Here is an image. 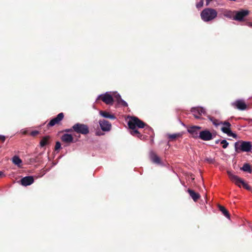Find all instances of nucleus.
Wrapping results in <instances>:
<instances>
[{"mask_svg": "<svg viewBox=\"0 0 252 252\" xmlns=\"http://www.w3.org/2000/svg\"><path fill=\"white\" fill-rule=\"evenodd\" d=\"M129 128L131 129V134L133 135L141 138L142 135L139 132V131L136 129L138 128H144L147 125L143 121L140 120L137 117H130L127 123Z\"/></svg>", "mask_w": 252, "mask_h": 252, "instance_id": "f257e3e1", "label": "nucleus"}, {"mask_svg": "<svg viewBox=\"0 0 252 252\" xmlns=\"http://www.w3.org/2000/svg\"><path fill=\"white\" fill-rule=\"evenodd\" d=\"M218 12L213 8H205L201 13V19L204 22H209L213 20L217 16Z\"/></svg>", "mask_w": 252, "mask_h": 252, "instance_id": "f03ea898", "label": "nucleus"}, {"mask_svg": "<svg viewBox=\"0 0 252 252\" xmlns=\"http://www.w3.org/2000/svg\"><path fill=\"white\" fill-rule=\"evenodd\" d=\"M252 148L250 141H240L235 143V150L237 153L250 152Z\"/></svg>", "mask_w": 252, "mask_h": 252, "instance_id": "7ed1b4c3", "label": "nucleus"}, {"mask_svg": "<svg viewBox=\"0 0 252 252\" xmlns=\"http://www.w3.org/2000/svg\"><path fill=\"white\" fill-rule=\"evenodd\" d=\"M227 174L230 180L234 183L236 185L239 187H241V185H242L244 188L247 189H250V186L247 184L245 183L241 178L232 174L230 171H227Z\"/></svg>", "mask_w": 252, "mask_h": 252, "instance_id": "20e7f679", "label": "nucleus"}, {"mask_svg": "<svg viewBox=\"0 0 252 252\" xmlns=\"http://www.w3.org/2000/svg\"><path fill=\"white\" fill-rule=\"evenodd\" d=\"M74 131L77 133L87 135L89 133V128L87 125L84 124L76 123L73 126Z\"/></svg>", "mask_w": 252, "mask_h": 252, "instance_id": "39448f33", "label": "nucleus"}, {"mask_svg": "<svg viewBox=\"0 0 252 252\" xmlns=\"http://www.w3.org/2000/svg\"><path fill=\"white\" fill-rule=\"evenodd\" d=\"M234 12L235 15L233 17V19L241 22L244 21V18L250 14V11L249 10L242 9L239 11H235Z\"/></svg>", "mask_w": 252, "mask_h": 252, "instance_id": "423d86ee", "label": "nucleus"}, {"mask_svg": "<svg viewBox=\"0 0 252 252\" xmlns=\"http://www.w3.org/2000/svg\"><path fill=\"white\" fill-rule=\"evenodd\" d=\"M221 124L224 126L221 128V130L223 133L227 134L229 136H232L235 138L237 137V135L235 133H233L230 129V126L231 125L230 123L227 121H224L223 123L221 122Z\"/></svg>", "mask_w": 252, "mask_h": 252, "instance_id": "0eeeda50", "label": "nucleus"}, {"mask_svg": "<svg viewBox=\"0 0 252 252\" xmlns=\"http://www.w3.org/2000/svg\"><path fill=\"white\" fill-rule=\"evenodd\" d=\"M99 98L107 105H112L114 101L112 95L108 93L100 95Z\"/></svg>", "mask_w": 252, "mask_h": 252, "instance_id": "6e6552de", "label": "nucleus"}, {"mask_svg": "<svg viewBox=\"0 0 252 252\" xmlns=\"http://www.w3.org/2000/svg\"><path fill=\"white\" fill-rule=\"evenodd\" d=\"M64 114L63 113H59L56 118L52 119L49 123L47 124L48 127L53 126L55 125H59L60 122L63 120Z\"/></svg>", "mask_w": 252, "mask_h": 252, "instance_id": "1a4fd4ad", "label": "nucleus"}, {"mask_svg": "<svg viewBox=\"0 0 252 252\" xmlns=\"http://www.w3.org/2000/svg\"><path fill=\"white\" fill-rule=\"evenodd\" d=\"M201 128L199 126H191L188 127V131L192 135V137L199 138V130Z\"/></svg>", "mask_w": 252, "mask_h": 252, "instance_id": "9d476101", "label": "nucleus"}, {"mask_svg": "<svg viewBox=\"0 0 252 252\" xmlns=\"http://www.w3.org/2000/svg\"><path fill=\"white\" fill-rule=\"evenodd\" d=\"M199 138L204 141H209L213 138V135L208 130L201 131L199 132Z\"/></svg>", "mask_w": 252, "mask_h": 252, "instance_id": "9b49d317", "label": "nucleus"}, {"mask_svg": "<svg viewBox=\"0 0 252 252\" xmlns=\"http://www.w3.org/2000/svg\"><path fill=\"white\" fill-rule=\"evenodd\" d=\"M232 105L235 108L240 110H244L247 108V105L243 100L238 99L232 103Z\"/></svg>", "mask_w": 252, "mask_h": 252, "instance_id": "f8f14e48", "label": "nucleus"}, {"mask_svg": "<svg viewBox=\"0 0 252 252\" xmlns=\"http://www.w3.org/2000/svg\"><path fill=\"white\" fill-rule=\"evenodd\" d=\"M99 124L101 129L103 131H109L111 128V123L105 120H99Z\"/></svg>", "mask_w": 252, "mask_h": 252, "instance_id": "ddd939ff", "label": "nucleus"}, {"mask_svg": "<svg viewBox=\"0 0 252 252\" xmlns=\"http://www.w3.org/2000/svg\"><path fill=\"white\" fill-rule=\"evenodd\" d=\"M20 182L22 186L26 187L32 185L34 182V179L31 176H26L22 178Z\"/></svg>", "mask_w": 252, "mask_h": 252, "instance_id": "4468645a", "label": "nucleus"}, {"mask_svg": "<svg viewBox=\"0 0 252 252\" xmlns=\"http://www.w3.org/2000/svg\"><path fill=\"white\" fill-rule=\"evenodd\" d=\"M191 112L196 119H200V116L196 115V112L201 115L202 114H204L205 113V110L202 107H197L192 108Z\"/></svg>", "mask_w": 252, "mask_h": 252, "instance_id": "2eb2a0df", "label": "nucleus"}, {"mask_svg": "<svg viewBox=\"0 0 252 252\" xmlns=\"http://www.w3.org/2000/svg\"><path fill=\"white\" fill-rule=\"evenodd\" d=\"M61 140L64 143L69 144L73 142V137L72 135L69 134H64L61 137Z\"/></svg>", "mask_w": 252, "mask_h": 252, "instance_id": "dca6fc26", "label": "nucleus"}, {"mask_svg": "<svg viewBox=\"0 0 252 252\" xmlns=\"http://www.w3.org/2000/svg\"><path fill=\"white\" fill-rule=\"evenodd\" d=\"M188 192L195 202H196L200 198V194L198 193L195 192L193 190L188 189Z\"/></svg>", "mask_w": 252, "mask_h": 252, "instance_id": "f3484780", "label": "nucleus"}, {"mask_svg": "<svg viewBox=\"0 0 252 252\" xmlns=\"http://www.w3.org/2000/svg\"><path fill=\"white\" fill-rule=\"evenodd\" d=\"M150 158L153 162L156 164L161 163V159L160 158L158 157L156 153L154 152L151 153L150 155Z\"/></svg>", "mask_w": 252, "mask_h": 252, "instance_id": "a211bd4d", "label": "nucleus"}, {"mask_svg": "<svg viewBox=\"0 0 252 252\" xmlns=\"http://www.w3.org/2000/svg\"><path fill=\"white\" fill-rule=\"evenodd\" d=\"M51 137L49 135L44 136L40 142V146L43 147L50 143V139Z\"/></svg>", "mask_w": 252, "mask_h": 252, "instance_id": "6ab92c4d", "label": "nucleus"}, {"mask_svg": "<svg viewBox=\"0 0 252 252\" xmlns=\"http://www.w3.org/2000/svg\"><path fill=\"white\" fill-rule=\"evenodd\" d=\"M99 114L103 117L108 118L111 120H114L116 119V117L114 115L111 114L105 111H100Z\"/></svg>", "mask_w": 252, "mask_h": 252, "instance_id": "aec40b11", "label": "nucleus"}, {"mask_svg": "<svg viewBox=\"0 0 252 252\" xmlns=\"http://www.w3.org/2000/svg\"><path fill=\"white\" fill-rule=\"evenodd\" d=\"M218 208L222 214L227 218H230V215L227 210L223 206L218 205Z\"/></svg>", "mask_w": 252, "mask_h": 252, "instance_id": "412c9836", "label": "nucleus"}, {"mask_svg": "<svg viewBox=\"0 0 252 252\" xmlns=\"http://www.w3.org/2000/svg\"><path fill=\"white\" fill-rule=\"evenodd\" d=\"M240 169L243 171L247 172L249 173H251L252 169L250 164L245 163L243 166L240 168Z\"/></svg>", "mask_w": 252, "mask_h": 252, "instance_id": "4be33fe9", "label": "nucleus"}, {"mask_svg": "<svg viewBox=\"0 0 252 252\" xmlns=\"http://www.w3.org/2000/svg\"><path fill=\"white\" fill-rule=\"evenodd\" d=\"M182 136V134H181L180 133L167 135V137H168V138L169 139V141H174L177 138L180 137Z\"/></svg>", "mask_w": 252, "mask_h": 252, "instance_id": "5701e85b", "label": "nucleus"}, {"mask_svg": "<svg viewBox=\"0 0 252 252\" xmlns=\"http://www.w3.org/2000/svg\"><path fill=\"white\" fill-rule=\"evenodd\" d=\"M12 162L15 165L18 166H20V164L22 163V161L18 156H15L12 158Z\"/></svg>", "mask_w": 252, "mask_h": 252, "instance_id": "b1692460", "label": "nucleus"}, {"mask_svg": "<svg viewBox=\"0 0 252 252\" xmlns=\"http://www.w3.org/2000/svg\"><path fill=\"white\" fill-rule=\"evenodd\" d=\"M208 118L209 119V120L210 121H211L213 125H215V126H218L220 125V123H219V121L217 119H216L215 118L211 116H208Z\"/></svg>", "mask_w": 252, "mask_h": 252, "instance_id": "393cba45", "label": "nucleus"}, {"mask_svg": "<svg viewBox=\"0 0 252 252\" xmlns=\"http://www.w3.org/2000/svg\"><path fill=\"white\" fill-rule=\"evenodd\" d=\"M205 161L209 163H214L215 162V159L207 157L205 158Z\"/></svg>", "mask_w": 252, "mask_h": 252, "instance_id": "a878e982", "label": "nucleus"}, {"mask_svg": "<svg viewBox=\"0 0 252 252\" xmlns=\"http://www.w3.org/2000/svg\"><path fill=\"white\" fill-rule=\"evenodd\" d=\"M220 143L222 144V148L223 149L226 148L228 145V143L227 142L226 140H222L220 142Z\"/></svg>", "mask_w": 252, "mask_h": 252, "instance_id": "bb28decb", "label": "nucleus"}, {"mask_svg": "<svg viewBox=\"0 0 252 252\" xmlns=\"http://www.w3.org/2000/svg\"><path fill=\"white\" fill-rule=\"evenodd\" d=\"M61 148V144L60 142L57 141L56 143L55 147V150L58 151L60 150Z\"/></svg>", "mask_w": 252, "mask_h": 252, "instance_id": "cd10ccee", "label": "nucleus"}, {"mask_svg": "<svg viewBox=\"0 0 252 252\" xmlns=\"http://www.w3.org/2000/svg\"><path fill=\"white\" fill-rule=\"evenodd\" d=\"M203 5V1L202 0H200L199 2L196 3V6L197 8H200L202 7Z\"/></svg>", "mask_w": 252, "mask_h": 252, "instance_id": "c85d7f7f", "label": "nucleus"}, {"mask_svg": "<svg viewBox=\"0 0 252 252\" xmlns=\"http://www.w3.org/2000/svg\"><path fill=\"white\" fill-rule=\"evenodd\" d=\"M115 97L116 98V100H117V101H118V103H120L121 100H122V99L121 98V96H120V95L119 94H116L115 96Z\"/></svg>", "mask_w": 252, "mask_h": 252, "instance_id": "c756f323", "label": "nucleus"}, {"mask_svg": "<svg viewBox=\"0 0 252 252\" xmlns=\"http://www.w3.org/2000/svg\"><path fill=\"white\" fill-rule=\"evenodd\" d=\"M64 131H65L66 132H71L72 131H74V129L73 128V126H72V127L71 128H68V129H64Z\"/></svg>", "mask_w": 252, "mask_h": 252, "instance_id": "7c9ffc66", "label": "nucleus"}, {"mask_svg": "<svg viewBox=\"0 0 252 252\" xmlns=\"http://www.w3.org/2000/svg\"><path fill=\"white\" fill-rule=\"evenodd\" d=\"M5 136L0 135V140H1L2 142H4V141L5 140Z\"/></svg>", "mask_w": 252, "mask_h": 252, "instance_id": "2f4dec72", "label": "nucleus"}, {"mask_svg": "<svg viewBox=\"0 0 252 252\" xmlns=\"http://www.w3.org/2000/svg\"><path fill=\"white\" fill-rule=\"evenodd\" d=\"M38 132L37 131H33L31 132V135L32 136H35L38 134Z\"/></svg>", "mask_w": 252, "mask_h": 252, "instance_id": "473e14b6", "label": "nucleus"}, {"mask_svg": "<svg viewBox=\"0 0 252 252\" xmlns=\"http://www.w3.org/2000/svg\"><path fill=\"white\" fill-rule=\"evenodd\" d=\"M120 103H122V104L124 105V106H127V103L124 100H123V99L121 100V102Z\"/></svg>", "mask_w": 252, "mask_h": 252, "instance_id": "72a5a7b5", "label": "nucleus"}, {"mask_svg": "<svg viewBox=\"0 0 252 252\" xmlns=\"http://www.w3.org/2000/svg\"><path fill=\"white\" fill-rule=\"evenodd\" d=\"M246 25L249 27L252 28V22H248L246 23Z\"/></svg>", "mask_w": 252, "mask_h": 252, "instance_id": "f704fd0d", "label": "nucleus"}, {"mask_svg": "<svg viewBox=\"0 0 252 252\" xmlns=\"http://www.w3.org/2000/svg\"><path fill=\"white\" fill-rule=\"evenodd\" d=\"M103 134V133H102L101 131H97L96 132V135H98V136H100V135H101Z\"/></svg>", "mask_w": 252, "mask_h": 252, "instance_id": "c9c22d12", "label": "nucleus"}, {"mask_svg": "<svg viewBox=\"0 0 252 252\" xmlns=\"http://www.w3.org/2000/svg\"><path fill=\"white\" fill-rule=\"evenodd\" d=\"M212 0H206V5H208Z\"/></svg>", "mask_w": 252, "mask_h": 252, "instance_id": "e433bc0d", "label": "nucleus"}, {"mask_svg": "<svg viewBox=\"0 0 252 252\" xmlns=\"http://www.w3.org/2000/svg\"><path fill=\"white\" fill-rule=\"evenodd\" d=\"M3 176H4L3 173L2 171H0V177H2Z\"/></svg>", "mask_w": 252, "mask_h": 252, "instance_id": "4c0bfd02", "label": "nucleus"}, {"mask_svg": "<svg viewBox=\"0 0 252 252\" xmlns=\"http://www.w3.org/2000/svg\"><path fill=\"white\" fill-rule=\"evenodd\" d=\"M219 140H218L216 141V144L219 143Z\"/></svg>", "mask_w": 252, "mask_h": 252, "instance_id": "58836bf2", "label": "nucleus"}, {"mask_svg": "<svg viewBox=\"0 0 252 252\" xmlns=\"http://www.w3.org/2000/svg\"><path fill=\"white\" fill-rule=\"evenodd\" d=\"M195 114H196V115H199V116H200V115H199L197 113H196H196H195Z\"/></svg>", "mask_w": 252, "mask_h": 252, "instance_id": "ea45409f", "label": "nucleus"}]
</instances>
